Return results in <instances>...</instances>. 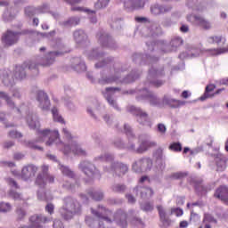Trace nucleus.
<instances>
[{
	"label": "nucleus",
	"instance_id": "nucleus-1",
	"mask_svg": "<svg viewBox=\"0 0 228 228\" xmlns=\"http://www.w3.org/2000/svg\"><path fill=\"white\" fill-rule=\"evenodd\" d=\"M27 122L30 129H36L37 135V142H44L45 138H48L45 145L48 147H51V145H56L58 149L61 151L63 154H65V156L70 154L71 152H73L75 156H86V150L77 142H72L70 147L69 145H65L61 141H60V132H58V130H40V121H35L31 117L28 118Z\"/></svg>",
	"mask_w": 228,
	"mask_h": 228
},
{
	"label": "nucleus",
	"instance_id": "nucleus-2",
	"mask_svg": "<svg viewBox=\"0 0 228 228\" xmlns=\"http://www.w3.org/2000/svg\"><path fill=\"white\" fill-rule=\"evenodd\" d=\"M91 211L94 216L99 218L100 227H102V220L107 222V224H111L113 220H116V223L119 227H127V214L121 209L118 210L114 215L111 210L106 208L103 206H99L98 211L94 210V208H92ZM111 216L113 220L111 219Z\"/></svg>",
	"mask_w": 228,
	"mask_h": 228
},
{
	"label": "nucleus",
	"instance_id": "nucleus-3",
	"mask_svg": "<svg viewBox=\"0 0 228 228\" xmlns=\"http://www.w3.org/2000/svg\"><path fill=\"white\" fill-rule=\"evenodd\" d=\"M60 213L64 220H71L74 215L81 213V205L71 197H67L64 199V205L60 209Z\"/></svg>",
	"mask_w": 228,
	"mask_h": 228
},
{
	"label": "nucleus",
	"instance_id": "nucleus-4",
	"mask_svg": "<svg viewBox=\"0 0 228 228\" xmlns=\"http://www.w3.org/2000/svg\"><path fill=\"white\" fill-rule=\"evenodd\" d=\"M47 183L53 184L54 183V175H49V166H41V173L36 177L35 184L40 188H45Z\"/></svg>",
	"mask_w": 228,
	"mask_h": 228
},
{
	"label": "nucleus",
	"instance_id": "nucleus-5",
	"mask_svg": "<svg viewBox=\"0 0 228 228\" xmlns=\"http://www.w3.org/2000/svg\"><path fill=\"white\" fill-rule=\"evenodd\" d=\"M26 34H28V31L15 32L8 29L2 36V44H4V47H11V45H15V44L19 42L20 36Z\"/></svg>",
	"mask_w": 228,
	"mask_h": 228
},
{
	"label": "nucleus",
	"instance_id": "nucleus-6",
	"mask_svg": "<svg viewBox=\"0 0 228 228\" xmlns=\"http://www.w3.org/2000/svg\"><path fill=\"white\" fill-rule=\"evenodd\" d=\"M128 111L137 118V122H139L141 126H148V127H151V123L147 112H144L142 109H138L134 106L128 107Z\"/></svg>",
	"mask_w": 228,
	"mask_h": 228
},
{
	"label": "nucleus",
	"instance_id": "nucleus-7",
	"mask_svg": "<svg viewBox=\"0 0 228 228\" xmlns=\"http://www.w3.org/2000/svg\"><path fill=\"white\" fill-rule=\"evenodd\" d=\"M38 172V167L28 164L22 167L20 177L23 181H29V179H33L37 173Z\"/></svg>",
	"mask_w": 228,
	"mask_h": 228
},
{
	"label": "nucleus",
	"instance_id": "nucleus-8",
	"mask_svg": "<svg viewBox=\"0 0 228 228\" xmlns=\"http://www.w3.org/2000/svg\"><path fill=\"white\" fill-rule=\"evenodd\" d=\"M26 69H28L29 70L37 69V64L29 61L28 63L25 62L22 66H16L14 74L15 78L19 81H22V79L26 78V71H24Z\"/></svg>",
	"mask_w": 228,
	"mask_h": 228
},
{
	"label": "nucleus",
	"instance_id": "nucleus-9",
	"mask_svg": "<svg viewBox=\"0 0 228 228\" xmlns=\"http://www.w3.org/2000/svg\"><path fill=\"white\" fill-rule=\"evenodd\" d=\"M152 167V160L150 159H142L137 160L132 167L133 171L140 174L143 170H149Z\"/></svg>",
	"mask_w": 228,
	"mask_h": 228
},
{
	"label": "nucleus",
	"instance_id": "nucleus-10",
	"mask_svg": "<svg viewBox=\"0 0 228 228\" xmlns=\"http://www.w3.org/2000/svg\"><path fill=\"white\" fill-rule=\"evenodd\" d=\"M187 20L189 22H196L200 28H202V29H211V23L202 18V16H197V15H189L187 16Z\"/></svg>",
	"mask_w": 228,
	"mask_h": 228
},
{
	"label": "nucleus",
	"instance_id": "nucleus-11",
	"mask_svg": "<svg viewBox=\"0 0 228 228\" xmlns=\"http://www.w3.org/2000/svg\"><path fill=\"white\" fill-rule=\"evenodd\" d=\"M80 169L87 177H94L97 174V169H95V166L94 164L88 162V161H84L80 163L79 165Z\"/></svg>",
	"mask_w": 228,
	"mask_h": 228
},
{
	"label": "nucleus",
	"instance_id": "nucleus-12",
	"mask_svg": "<svg viewBox=\"0 0 228 228\" xmlns=\"http://www.w3.org/2000/svg\"><path fill=\"white\" fill-rule=\"evenodd\" d=\"M214 197H216V199H219V200H222L224 204H226V206H228V187H218L214 194Z\"/></svg>",
	"mask_w": 228,
	"mask_h": 228
},
{
	"label": "nucleus",
	"instance_id": "nucleus-13",
	"mask_svg": "<svg viewBox=\"0 0 228 228\" xmlns=\"http://www.w3.org/2000/svg\"><path fill=\"white\" fill-rule=\"evenodd\" d=\"M37 101L40 102L39 106L42 110H47L51 106L49 96L44 91H39L37 94Z\"/></svg>",
	"mask_w": 228,
	"mask_h": 228
},
{
	"label": "nucleus",
	"instance_id": "nucleus-14",
	"mask_svg": "<svg viewBox=\"0 0 228 228\" xmlns=\"http://www.w3.org/2000/svg\"><path fill=\"white\" fill-rule=\"evenodd\" d=\"M157 209L159 211V216L160 219V222L164 227H170L172 221L167 217V211L163 208V206L159 205L157 206Z\"/></svg>",
	"mask_w": 228,
	"mask_h": 228
},
{
	"label": "nucleus",
	"instance_id": "nucleus-15",
	"mask_svg": "<svg viewBox=\"0 0 228 228\" xmlns=\"http://www.w3.org/2000/svg\"><path fill=\"white\" fill-rule=\"evenodd\" d=\"M217 172H224L227 168V157L219 154L215 158Z\"/></svg>",
	"mask_w": 228,
	"mask_h": 228
},
{
	"label": "nucleus",
	"instance_id": "nucleus-16",
	"mask_svg": "<svg viewBox=\"0 0 228 228\" xmlns=\"http://www.w3.org/2000/svg\"><path fill=\"white\" fill-rule=\"evenodd\" d=\"M111 168L116 172V174H118V175H124V174L128 170L127 166L122 163H114L112 164Z\"/></svg>",
	"mask_w": 228,
	"mask_h": 228
},
{
	"label": "nucleus",
	"instance_id": "nucleus-17",
	"mask_svg": "<svg viewBox=\"0 0 228 228\" xmlns=\"http://www.w3.org/2000/svg\"><path fill=\"white\" fill-rule=\"evenodd\" d=\"M156 142H149V141H144L141 143L140 147L137 149V152L139 154H142V152H145L148 149H151V147H156Z\"/></svg>",
	"mask_w": 228,
	"mask_h": 228
},
{
	"label": "nucleus",
	"instance_id": "nucleus-18",
	"mask_svg": "<svg viewBox=\"0 0 228 228\" xmlns=\"http://www.w3.org/2000/svg\"><path fill=\"white\" fill-rule=\"evenodd\" d=\"M64 3H67L68 4H70L71 12H83V7H74L76 4H80L83 0H63Z\"/></svg>",
	"mask_w": 228,
	"mask_h": 228
},
{
	"label": "nucleus",
	"instance_id": "nucleus-19",
	"mask_svg": "<svg viewBox=\"0 0 228 228\" xmlns=\"http://www.w3.org/2000/svg\"><path fill=\"white\" fill-rule=\"evenodd\" d=\"M52 114H53L54 122H59L60 124H65V119H63V117H61V115H60V113L58 112V108L53 107L52 109Z\"/></svg>",
	"mask_w": 228,
	"mask_h": 228
},
{
	"label": "nucleus",
	"instance_id": "nucleus-20",
	"mask_svg": "<svg viewBox=\"0 0 228 228\" xmlns=\"http://www.w3.org/2000/svg\"><path fill=\"white\" fill-rule=\"evenodd\" d=\"M60 170L66 175L67 177H70L71 179L75 177L74 171L70 170L68 167L61 166Z\"/></svg>",
	"mask_w": 228,
	"mask_h": 228
},
{
	"label": "nucleus",
	"instance_id": "nucleus-21",
	"mask_svg": "<svg viewBox=\"0 0 228 228\" xmlns=\"http://www.w3.org/2000/svg\"><path fill=\"white\" fill-rule=\"evenodd\" d=\"M168 149L173 152H181L183 151V144L181 142H172Z\"/></svg>",
	"mask_w": 228,
	"mask_h": 228
},
{
	"label": "nucleus",
	"instance_id": "nucleus-22",
	"mask_svg": "<svg viewBox=\"0 0 228 228\" xmlns=\"http://www.w3.org/2000/svg\"><path fill=\"white\" fill-rule=\"evenodd\" d=\"M74 37L77 42H81V40H85V38H86V35L83 30H77L74 32Z\"/></svg>",
	"mask_w": 228,
	"mask_h": 228
},
{
	"label": "nucleus",
	"instance_id": "nucleus-23",
	"mask_svg": "<svg viewBox=\"0 0 228 228\" xmlns=\"http://www.w3.org/2000/svg\"><path fill=\"white\" fill-rule=\"evenodd\" d=\"M203 224H216V219L210 214H205L203 217Z\"/></svg>",
	"mask_w": 228,
	"mask_h": 228
},
{
	"label": "nucleus",
	"instance_id": "nucleus-24",
	"mask_svg": "<svg viewBox=\"0 0 228 228\" xmlns=\"http://www.w3.org/2000/svg\"><path fill=\"white\" fill-rule=\"evenodd\" d=\"M110 0H98V2L94 4L96 10H101V8H106Z\"/></svg>",
	"mask_w": 228,
	"mask_h": 228
},
{
	"label": "nucleus",
	"instance_id": "nucleus-25",
	"mask_svg": "<svg viewBox=\"0 0 228 228\" xmlns=\"http://www.w3.org/2000/svg\"><path fill=\"white\" fill-rule=\"evenodd\" d=\"M12 211V205L10 203H0V213H8Z\"/></svg>",
	"mask_w": 228,
	"mask_h": 228
},
{
	"label": "nucleus",
	"instance_id": "nucleus-26",
	"mask_svg": "<svg viewBox=\"0 0 228 228\" xmlns=\"http://www.w3.org/2000/svg\"><path fill=\"white\" fill-rule=\"evenodd\" d=\"M0 97L1 99H4V101L7 102L8 106H14L13 102H12V98L6 94L4 92H0Z\"/></svg>",
	"mask_w": 228,
	"mask_h": 228
},
{
	"label": "nucleus",
	"instance_id": "nucleus-27",
	"mask_svg": "<svg viewBox=\"0 0 228 228\" xmlns=\"http://www.w3.org/2000/svg\"><path fill=\"white\" fill-rule=\"evenodd\" d=\"M112 191H115V193H124L126 191V185H114Z\"/></svg>",
	"mask_w": 228,
	"mask_h": 228
},
{
	"label": "nucleus",
	"instance_id": "nucleus-28",
	"mask_svg": "<svg viewBox=\"0 0 228 228\" xmlns=\"http://www.w3.org/2000/svg\"><path fill=\"white\" fill-rule=\"evenodd\" d=\"M222 36H215L208 37V44H220L222 42Z\"/></svg>",
	"mask_w": 228,
	"mask_h": 228
},
{
	"label": "nucleus",
	"instance_id": "nucleus-29",
	"mask_svg": "<svg viewBox=\"0 0 228 228\" xmlns=\"http://www.w3.org/2000/svg\"><path fill=\"white\" fill-rule=\"evenodd\" d=\"M89 195L94 200H102L104 199V194L102 192H91Z\"/></svg>",
	"mask_w": 228,
	"mask_h": 228
},
{
	"label": "nucleus",
	"instance_id": "nucleus-30",
	"mask_svg": "<svg viewBox=\"0 0 228 228\" xmlns=\"http://www.w3.org/2000/svg\"><path fill=\"white\" fill-rule=\"evenodd\" d=\"M9 137L13 139L22 138V134L16 130H12L9 132Z\"/></svg>",
	"mask_w": 228,
	"mask_h": 228
},
{
	"label": "nucleus",
	"instance_id": "nucleus-31",
	"mask_svg": "<svg viewBox=\"0 0 228 228\" xmlns=\"http://www.w3.org/2000/svg\"><path fill=\"white\" fill-rule=\"evenodd\" d=\"M171 215H175V216H183L184 215V211L179 208H171Z\"/></svg>",
	"mask_w": 228,
	"mask_h": 228
},
{
	"label": "nucleus",
	"instance_id": "nucleus-32",
	"mask_svg": "<svg viewBox=\"0 0 228 228\" xmlns=\"http://www.w3.org/2000/svg\"><path fill=\"white\" fill-rule=\"evenodd\" d=\"M173 104L170 105L171 108H181V106H184L186 104L185 102L181 100H173Z\"/></svg>",
	"mask_w": 228,
	"mask_h": 228
},
{
	"label": "nucleus",
	"instance_id": "nucleus-33",
	"mask_svg": "<svg viewBox=\"0 0 228 228\" xmlns=\"http://www.w3.org/2000/svg\"><path fill=\"white\" fill-rule=\"evenodd\" d=\"M183 39L181 37H175L171 41L172 47H181Z\"/></svg>",
	"mask_w": 228,
	"mask_h": 228
},
{
	"label": "nucleus",
	"instance_id": "nucleus-34",
	"mask_svg": "<svg viewBox=\"0 0 228 228\" xmlns=\"http://www.w3.org/2000/svg\"><path fill=\"white\" fill-rule=\"evenodd\" d=\"M133 8H143L144 3L142 0H133L130 2Z\"/></svg>",
	"mask_w": 228,
	"mask_h": 228
},
{
	"label": "nucleus",
	"instance_id": "nucleus-35",
	"mask_svg": "<svg viewBox=\"0 0 228 228\" xmlns=\"http://www.w3.org/2000/svg\"><path fill=\"white\" fill-rule=\"evenodd\" d=\"M106 99H107L109 104H110V106H112V108H115V110H119L118 105H117V103L115 102V100H113V98L111 96L107 94Z\"/></svg>",
	"mask_w": 228,
	"mask_h": 228
},
{
	"label": "nucleus",
	"instance_id": "nucleus-36",
	"mask_svg": "<svg viewBox=\"0 0 228 228\" xmlns=\"http://www.w3.org/2000/svg\"><path fill=\"white\" fill-rule=\"evenodd\" d=\"M117 79H118L117 77L105 78V79H101L99 83L100 85H108L110 83H115Z\"/></svg>",
	"mask_w": 228,
	"mask_h": 228
},
{
	"label": "nucleus",
	"instance_id": "nucleus-37",
	"mask_svg": "<svg viewBox=\"0 0 228 228\" xmlns=\"http://www.w3.org/2000/svg\"><path fill=\"white\" fill-rule=\"evenodd\" d=\"M16 215H17L18 220H22V218H24V216H26V211L22 208H18L16 210Z\"/></svg>",
	"mask_w": 228,
	"mask_h": 228
},
{
	"label": "nucleus",
	"instance_id": "nucleus-38",
	"mask_svg": "<svg viewBox=\"0 0 228 228\" xmlns=\"http://www.w3.org/2000/svg\"><path fill=\"white\" fill-rule=\"evenodd\" d=\"M6 183L9 184V186H12L13 188H16L18 190L19 184L13 180V178H6L5 179Z\"/></svg>",
	"mask_w": 228,
	"mask_h": 228
},
{
	"label": "nucleus",
	"instance_id": "nucleus-39",
	"mask_svg": "<svg viewBox=\"0 0 228 228\" xmlns=\"http://www.w3.org/2000/svg\"><path fill=\"white\" fill-rule=\"evenodd\" d=\"M45 211H46V213H49V215H53L54 214V205H53V203H48L45 206Z\"/></svg>",
	"mask_w": 228,
	"mask_h": 228
},
{
	"label": "nucleus",
	"instance_id": "nucleus-40",
	"mask_svg": "<svg viewBox=\"0 0 228 228\" xmlns=\"http://www.w3.org/2000/svg\"><path fill=\"white\" fill-rule=\"evenodd\" d=\"M10 197H12V199H14V200H20L21 197H20V193L14 191H11L9 192Z\"/></svg>",
	"mask_w": 228,
	"mask_h": 228
},
{
	"label": "nucleus",
	"instance_id": "nucleus-41",
	"mask_svg": "<svg viewBox=\"0 0 228 228\" xmlns=\"http://www.w3.org/2000/svg\"><path fill=\"white\" fill-rule=\"evenodd\" d=\"M215 88H216V86H215L214 84H209L208 86H207L205 89V95H208L209 93L213 92Z\"/></svg>",
	"mask_w": 228,
	"mask_h": 228
},
{
	"label": "nucleus",
	"instance_id": "nucleus-42",
	"mask_svg": "<svg viewBox=\"0 0 228 228\" xmlns=\"http://www.w3.org/2000/svg\"><path fill=\"white\" fill-rule=\"evenodd\" d=\"M25 14L28 15V17H33V15H35V9H33V7H27L25 9Z\"/></svg>",
	"mask_w": 228,
	"mask_h": 228
},
{
	"label": "nucleus",
	"instance_id": "nucleus-43",
	"mask_svg": "<svg viewBox=\"0 0 228 228\" xmlns=\"http://www.w3.org/2000/svg\"><path fill=\"white\" fill-rule=\"evenodd\" d=\"M62 133L67 140H72V134H70V131H69V129L63 128Z\"/></svg>",
	"mask_w": 228,
	"mask_h": 228
},
{
	"label": "nucleus",
	"instance_id": "nucleus-44",
	"mask_svg": "<svg viewBox=\"0 0 228 228\" xmlns=\"http://www.w3.org/2000/svg\"><path fill=\"white\" fill-rule=\"evenodd\" d=\"M151 13H153V15H159V13H161V8L158 7V6H153L151 9Z\"/></svg>",
	"mask_w": 228,
	"mask_h": 228
},
{
	"label": "nucleus",
	"instance_id": "nucleus-45",
	"mask_svg": "<svg viewBox=\"0 0 228 228\" xmlns=\"http://www.w3.org/2000/svg\"><path fill=\"white\" fill-rule=\"evenodd\" d=\"M158 131L159 133H161L162 134H165L167 133V126L163 124H159L158 125Z\"/></svg>",
	"mask_w": 228,
	"mask_h": 228
},
{
	"label": "nucleus",
	"instance_id": "nucleus-46",
	"mask_svg": "<svg viewBox=\"0 0 228 228\" xmlns=\"http://www.w3.org/2000/svg\"><path fill=\"white\" fill-rule=\"evenodd\" d=\"M152 209H154V207L152 205H151V203H145L142 206V210L143 211H152Z\"/></svg>",
	"mask_w": 228,
	"mask_h": 228
},
{
	"label": "nucleus",
	"instance_id": "nucleus-47",
	"mask_svg": "<svg viewBox=\"0 0 228 228\" xmlns=\"http://www.w3.org/2000/svg\"><path fill=\"white\" fill-rule=\"evenodd\" d=\"M53 228H65V227L63 226V223L61 221L55 220L53 222Z\"/></svg>",
	"mask_w": 228,
	"mask_h": 228
},
{
	"label": "nucleus",
	"instance_id": "nucleus-48",
	"mask_svg": "<svg viewBox=\"0 0 228 228\" xmlns=\"http://www.w3.org/2000/svg\"><path fill=\"white\" fill-rule=\"evenodd\" d=\"M27 145L30 149H38L39 151H42V148L39 147L38 145L35 144V142H28Z\"/></svg>",
	"mask_w": 228,
	"mask_h": 228
},
{
	"label": "nucleus",
	"instance_id": "nucleus-49",
	"mask_svg": "<svg viewBox=\"0 0 228 228\" xmlns=\"http://www.w3.org/2000/svg\"><path fill=\"white\" fill-rule=\"evenodd\" d=\"M13 159H15L16 161H20V159H24V154H22V153H15L13 155Z\"/></svg>",
	"mask_w": 228,
	"mask_h": 228
},
{
	"label": "nucleus",
	"instance_id": "nucleus-50",
	"mask_svg": "<svg viewBox=\"0 0 228 228\" xmlns=\"http://www.w3.org/2000/svg\"><path fill=\"white\" fill-rule=\"evenodd\" d=\"M126 199L129 202V204H134V202H136V200L134 199V197H133V195L131 194H126Z\"/></svg>",
	"mask_w": 228,
	"mask_h": 228
},
{
	"label": "nucleus",
	"instance_id": "nucleus-51",
	"mask_svg": "<svg viewBox=\"0 0 228 228\" xmlns=\"http://www.w3.org/2000/svg\"><path fill=\"white\" fill-rule=\"evenodd\" d=\"M184 175H186L184 173H175L173 175V178L174 179H183V177H184Z\"/></svg>",
	"mask_w": 228,
	"mask_h": 228
},
{
	"label": "nucleus",
	"instance_id": "nucleus-52",
	"mask_svg": "<svg viewBox=\"0 0 228 228\" xmlns=\"http://www.w3.org/2000/svg\"><path fill=\"white\" fill-rule=\"evenodd\" d=\"M3 165L4 167H8L9 168H13V167H15L14 162L12 161H4Z\"/></svg>",
	"mask_w": 228,
	"mask_h": 228
},
{
	"label": "nucleus",
	"instance_id": "nucleus-53",
	"mask_svg": "<svg viewBox=\"0 0 228 228\" xmlns=\"http://www.w3.org/2000/svg\"><path fill=\"white\" fill-rule=\"evenodd\" d=\"M120 89L118 87H107L106 92H111L112 94H115V92H119Z\"/></svg>",
	"mask_w": 228,
	"mask_h": 228
},
{
	"label": "nucleus",
	"instance_id": "nucleus-54",
	"mask_svg": "<svg viewBox=\"0 0 228 228\" xmlns=\"http://www.w3.org/2000/svg\"><path fill=\"white\" fill-rule=\"evenodd\" d=\"M133 81H134V77H133V75H129L127 78L124 80V83H133Z\"/></svg>",
	"mask_w": 228,
	"mask_h": 228
},
{
	"label": "nucleus",
	"instance_id": "nucleus-55",
	"mask_svg": "<svg viewBox=\"0 0 228 228\" xmlns=\"http://www.w3.org/2000/svg\"><path fill=\"white\" fill-rule=\"evenodd\" d=\"M13 145H14L13 142H4V149H10L11 147H13Z\"/></svg>",
	"mask_w": 228,
	"mask_h": 228
},
{
	"label": "nucleus",
	"instance_id": "nucleus-56",
	"mask_svg": "<svg viewBox=\"0 0 228 228\" xmlns=\"http://www.w3.org/2000/svg\"><path fill=\"white\" fill-rule=\"evenodd\" d=\"M189 28L187 25H182V27L180 28V30L182 31V33H188L189 31Z\"/></svg>",
	"mask_w": 228,
	"mask_h": 228
},
{
	"label": "nucleus",
	"instance_id": "nucleus-57",
	"mask_svg": "<svg viewBox=\"0 0 228 228\" xmlns=\"http://www.w3.org/2000/svg\"><path fill=\"white\" fill-rule=\"evenodd\" d=\"M104 161H113V156L107 154L103 157Z\"/></svg>",
	"mask_w": 228,
	"mask_h": 228
},
{
	"label": "nucleus",
	"instance_id": "nucleus-58",
	"mask_svg": "<svg viewBox=\"0 0 228 228\" xmlns=\"http://www.w3.org/2000/svg\"><path fill=\"white\" fill-rule=\"evenodd\" d=\"M190 95H191V94L188 93V91H183V92L182 93L181 97H183V99H188V97H189Z\"/></svg>",
	"mask_w": 228,
	"mask_h": 228
},
{
	"label": "nucleus",
	"instance_id": "nucleus-59",
	"mask_svg": "<svg viewBox=\"0 0 228 228\" xmlns=\"http://www.w3.org/2000/svg\"><path fill=\"white\" fill-rule=\"evenodd\" d=\"M125 133L126 134H131V127L127 125H125Z\"/></svg>",
	"mask_w": 228,
	"mask_h": 228
},
{
	"label": "nucleus",
	"instance_id": "nucleus-60",
	"mask_svg": "<svg viewBox=\"0 0 228 228\" xmlns=\"http://www.w3.org/2000/svg\"><path fill=\"white\" fill-rule=\"evenodd\" d=\"M180 227H181V228H186V227H188V222H187V221H181V222H180Z\"/></svg>",
	"mask_w": 228,
	"mask_h": 228
},
{
	"label": "nucleus",
	"instance_id": "nucleus-61",
	"mask_svg": "<svg viewBox=\"0 0 228 228\" xmlns=\"http://www.w3.org/2000/svg\"><path fill=\"white\" fill-rule=\"evenodd\" d=\"M227 48H220L219 50H217V54H224V53H227Z\"/></svg>",
	"mask_w": 228,
	"mask_h": 228
},
{
	"label": "nucleus",
	"instance_id": "nucleus-62",
	"mask_svg": "<svg viewBox=\"0 0 228 228\" xmlns=\"http://www.w3.org/2000/svg\"><path fill=\"white\" fill-rule=\"evenodd\" d=\"M154 86H156L157 88H159V86H161V85H163V81L159 80L157 82H153Z\"/></svg>",
	"mask_w": 228,
	"mask_h": 228
},
{
	"label": "nucleus",
	"instance_id": "nucleus-63",
	"mask_svg": "<svg viewBox=\"0 0 228 228\" xmlns=\"http://www.w3.org/2000/svg\"><path fill=\"white\" fill-rule=\"evenodd\" d=\"M145 181H149V176H142L139 182L145 183Z\"/></svg>",
	"mask_w": 228,
	"mask_h": 228
},
{
	"label": "nucleus",
	"instance_id": "nucleus-64",
	"mask_svg": "<svg viewBox=\"0 0 228 228\" xmlns=\"http://www.w3.org/2000/svg\"><path fill=\"white\" fill-rule=\"evenodd\" d=\"M135 20L137 22H143L144 20H146V19L143 17H137V18H135Z\"/></svg>",
	"mask_w": 228,
	"mask_h": 228
}]
</instances>
